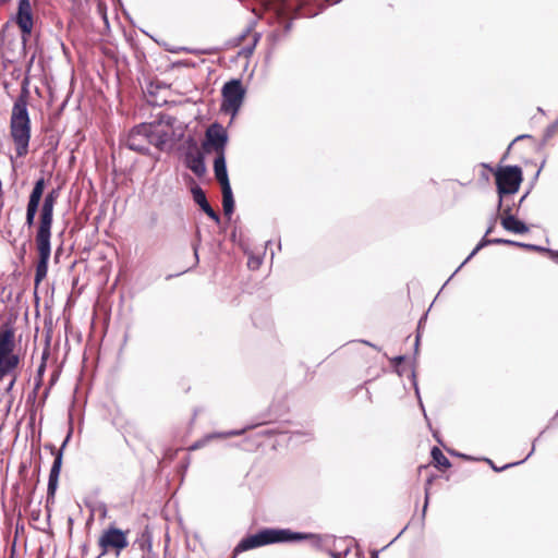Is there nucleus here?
Segmentation results:
<instances>
[{"label":"nucleus","instance_id":"nucleus-1","mask_svg":"<svg viewBox=\"0 0 558 558\" xmlns=\"http://www.w3.org/2000/svg\"><path fill=\"white\" fill-rule=\"evenodd\" d=\"M60 195V187L51 189L44 197L39 210V221L36 230V248L38 260L35 269V288L47 277L49 259L51 256V229L53 223V209Z\"/></svg>","mask_w":558,"mask_h":558},{"label":"nucleus","instance_id":"nucleus-2","mask_svg":"<svg viewBox=\"0 0 558 558\" xmlns=\"http://www.w3.org/2000/svg\"><path fill=\"white\" fill-rule=\"evenodd\" d=\"M28 80L22 83L21 92L15 99L10 119V135L15 145L16 157L22 158L28 154L32 124L28 112Z\"/></svg>","mask_w":558,"mask_h":558},{"label":"nucleus","instance_id":"nucleus-3","mask_svg":"<svg viewBox=\"0 0 558 558\" xmlns=\"http://www.w3.org/2000/svg\"><path fill=\"white\" fill-rule=\"evenodd\" d=\"M497 210L509 203L508 196L515 194L523 181L522 168L518 165L498 166L495 170Z\"/></svg>","mask_w":558,"mask_h":558},{"label":"nucleus","instance_id":"nucleus-4","mask_svg":"<svg viewBox=\"0 0 558 558\" xmlns=\"http://www.w3.org/2000/svg\"><path fill=\"white\" fill-rule=\"evenodd\" d=\"M10 22H14L21 31L22 47L25 50L26 45L34 27V15L32 10L31 0H19L17 10L14 15L11 16L10 21L2 25L0 31V39L3 41L5 31L10 26Z\"/></svg>","mask_w":558,"mask_h":558},{"label":"nucleus","instance_id":"nucleus-5","mask_svg":"<svg viewBox=\"0 0 558 558\" xmlns=\"http://www.w3.org/2000/svg\"><path fill=\"white\" fill-rule=\"evenodd\" d=\"M128 533L129 531H123L113 524L105 529L98 538L100 556L113 553L117 558L120 557L130 545Z\"/></svg>","mask_w":558,"mask_h":558},{"label":"nucleus","instance_id":"nucleus-6","mask_svg":"<svg viewBox=\"0 0 558 558\" xmlns=\"http://www.w3.org/2000/svg\"><path fill=\"white\" fill-rule=\"evenodd\" d=\"M245 93L246 89L241 78H231L226 82L221 88V111L231 113L234 117L244 101Z\"/></svg>","mask_w":558,"mask_h":558},{"label":"nucleus","instance_id":"nucleus-7","mask_svg":"<svg viewBox=\"0 0 558 558\" xmlns=\"http://www.w3.org/2000/svg\"><path fill=\"white\" fill-rule=\"evenodd\" d=\"M270 539L272 544H293L308 541L311 546L320 549L323 546V538L319 534L311 532L292 531L288 527H269Z\"/></svg>","mask_w":558,"mask_h":558},{"label":"nucleus","instance_id":"nucleus-8","mask_svg":"<svg viewBox=\"0 0 558 558\" xmlns=\"http://www.w3.org/2000/svg\"><path fill=\"white\" fill-rule=\"evenodd\" d=\"M228 142L229 135L225 126L219 122H214L205 131L202 147L205 153L226 154Z\"/></svg>","mask_w":558,"mask_h":558},{"label":"nucleus","instance_id":"nucleus-9","mask_svg":"<svg viewBox=\"0 0 558 558\" xmlns=\"http://www.w3.org/2000/svg\"><path fill=\"white\" fill-rule=\"evenodd\" d=\"M147 131H149V124L146 122L133 126L124 141L125 147L144 156L149 155V134Z\"/></svg>","mask_w":558,"mask_h":558},{"label":"nucleus","instance_id":"nucleus-10","mask_svg":"<svg viewBox=\"0 0 558 558\" xmlns=\"http://www.w3.org/2000/svg\"><path fill=\"white\" fill-rule=\"evenodd\" d=\"M271 545L270 532L269 527H262L254 534H248L244 536L233 548L232 558H235L238 555L252 550L255 548H259L263 546Z\"/></svg>","mask_w":558,"mask_h":558},{"label":"nucleus","instance_id":"nucleus-11","mask_svg":"<svg viewBox=\"0 0 558 558\" xmlns=\"http://www.w3.org/2000/svg\"><path fill=\"white\" fill-rule=\"evenodd\" d=\"M153 534L148 526L138 534L136 539L126 548L129 558H158L151 550Z\"/></svg>","mask_w":558,"mask_h":558},{"label":"nucleus","instance_id":"nucleus-12","mask_svg":"<svg viewBox=\"0 0 558 558\" xmlns=\"http://www.w3.org/2000/svg\"><path fill=\"white\" fill-rule=\"evenodd\" d=\"M499 211H502L500 217V225L506 231L515 234H523L529 232V226L523 220L517 218L514 213H512V206H510L509 203L505 204Z\"/></svg>","mask_w":558,"mask_h":558},{"label":"nucleus","instance_id":"nucleus-13","mask_svg":"<svg viewBox=\"0 0 558 558\" xmlns=\"http://www.w3.org/2000/svg\"><path fill=\"white\" fill-rule=\"evenodd\" d=\"M63 457L62 449H58L50 468L48 485H47V504L54 501L56 492L58 489L59 477L62 469Z\"/></svg>","mask_w":558,"mask_h":558},{"label":"nucleus","instance_id":"nucleus-14","mask_svg":"<svg viewBox=\"0 0 558 558\" xmlns=\"http://www.w3.org/2000/svg\"><path fill=\"white\" fill-rule=\"evenodd\" d=\"M191 193L193 196V201L199 206V208L217 225L221 222V218L219 214L210 206L209 202L207 201L206 194L204 190L198 185L195 184L191 187Z\"/></svg>","mask_w":558,"mask_h":558},{"label":"nucleus","instance_id":"nucleus-15","mask_svg":"<svg viewBox=\"0 0 558 558\" xmlns=\"http://www.w3.org/2000/svg\"><path fill=\"white\" fill-rule=\"evenodd\" d=\"M15 349V333L12 326L3 324L0 327V359Z\"/></svg>","mask_w":558,"mask_h":558},{"label":"nucleus","instance_id":"nucleus-16","mask_svg":"<svg viewBox=\"0 0 558 558\" xmlns=\"http://www.w3.org/2000/svg\"><path fill=\"white\" fill-rule=\"evenodd\" d=\"M254 427H255V425H246V426H244L243 428H240V429H230V430H227V432L208 434L204 438L195 441L190 447V450L199 449V448L204 447L208 441H210V440H213L215 438H229V437H233V436H241V435L245 434L247 430H250V429H252Z\"/></svg>","mask_w":558,"mask_h":558},{"label":"nucleus","instance_id":"nucleus-17","mask_svg":"<svg viewBox=\"0 0 558 558\" xmlns=\"http://www.w3.org/2000/svg\"><path fill=\"white\" fill-rule=\"evenodd\" d=\"M185 166L198 178L206 173L205 151H185Z\"/></svg>","mask_w":558,"mask_h":558},{"label":"nucleus","instance_id":"nucleus-18","mask_svg":"<svg viewBox=\"0 0 558 558\" xmlns=\"http://www.w3.org/2000/svg\"><path fill=\"white\" fill-rule=\"evenodd\" d=\"M214 173L215 178L220 184V187L231 186L228 168L226 161V154L216 155L214 159Z\"/></svg>","mask_w":558,"mask_h":558},{"label":"nucleus","instance_id":"nucleus-19","mask_svg":"<svg viewBox=\"0 0 558 558\" xmlns=\"http://www.w3.org/2000/svg\"><path fill=\"white\" fill-rule=\"evenodd\" d=\"M505 241L510 243V244H507L508 246H517V247H521V248H524L527 251L548 253V254H550L551 259L558 264V251L547 248V247L536 245V244L523 243V242H518V241H513V240H509V239H505Z\"/></svg>","mask_w":558,"mask_h":558},{"label":"nucleus","instance_id":"nucleus-20","mask_svg":"<svg viewBox=\"0 0 558 558\" xmlns=\"http://www.w3.org/2000/svg\"><path fill=\"white\" fill-rule=\"evenodd\" d=\"M46 189V180L44 177L38 178L33 185L29 193L27 204L40 207V203L44 199V192Z\"/></svg>","mask_w":558,"mask_h":558},{"label":"nucleus","instance_id":"nucleus-21","mask_svg":"<svg viewBox=\"0 0 558 558\" xmlns=\"http://www.w3.org/2000/svg\"><path fill=\"white\" fill-rule=\"evenodd\" d=\"M148 124H149V131H147V132L149 134V137H148L149 146L153 145L157 149L163 150L166 144L169 141L168 132H166V131L155 132L154 124L153 123H148Z\"/></svg>","mask_w":558,"mask_h":558},{"label":"nucleus","instance_id":"nucleus-22","mask_svg":"<svg viewBox=\"0 0 558 558\" xmlns=\"http://www.w3.org/2000/svg\"><path fill=\"white\" fill-rule=\"evenodd\" d=\"M221 192H222L223 214L226 217H228L230 219L234 211V207H235L232 187L231 186L221 187Z\"/></svg>","mask_w":558,"mask_h":558},{"label":"nucleus","instance_id":"nucleus-23","mask_svg":"<svg viewBox=\"0 0 558 558\" xmlns=\"http://www.w3.org/2000/svg\"><path fill=\"white\" fill-rule=\"evenodd\" d=\"M545 433V429L542 430L538 435V437H536L534 440H533V444H532V449L531 451L529 452V454L521 461H517V462H512V463H507L500 468H498L494 462L493 460L488 459V458H483L482 460L485 461L486 463H488L490 465V468L495 471V472H501V471H505L509 468H512V466H515V465H519L521 463H523L524 461H526L532 454L533 452L535 451V444L536 441L539 439V437Z\"/></svg>","mask_w":558,"mask_h":558},{"label":"nucleus","instance_id":"nucleus-24","mask_svg":"<svg viewBox=\"0 0 558 558\" xmlns=\"http://www.w3.org/2000/svg\"><path fill=\"white\" fill-rule=\"evenodd\" d=\"M430 457L435 468H437L438 470H446L451 466V462L449 461V459L436 446L432 448Z\"/></svg>","mask_w":558,"mask_h":558},{"label":"nucleus","instance_id":"nucleus-25","mask_svg":"<svg viewBox=\"0 0 558 558\" xmlns=\"http://www.w3.org/2000/svg\"><path fill=\"white\" fill-rule=\"evenodd\" d=\"M39 210H40V207H38V206L31 205V204L26 205L25 226L31 228L35 225L36 215Z\"/></svg>","mask_w":558,"mask_h":558},{"label":"nucleus","instance_id":"nucleus-26","mask_svg":"<svg viewBox=\"0 0 558 558\" xmlns=\"http://www.w3.org/2000/svg\"><path fill=\"white\" fill-rule=\"evenodd\" d=\"M504 244H509V243L507 241H505V239H502V238L488 239L487 235L484 234V236L480 240V242L476 245H477V250H482L488 245H504Z\"/></svg>","mask_w":558,"mask_h":558},{"label":"nucleus","instance_id":"nucleus-27","mask_svg":"<svg viewBox=\"0 0 558 558\" xmlns=\"http://www.w3.org/2000/svg\"><path fill=\"white\" fill-rule=\"evenodd\" d=\"M45 371H46V361H45V355H44L43 356V361H41L40 365L37 368V374H36V377H35L36 383H35V387L33 389V398L36 397L37 390L39 389V387L43 384V377H44Z\"/></svg>","mask_w":558,"mask_h":558},{"label":"nucleus","instance_id":"nucleus-28","mask_svg":"<svg viewBox=\"0 0 558 558\" xmlns=\"http://www.w3.org/2000/svg\"><path fill=\"white\" fill-rule=\"evenodd\" d=\"M556 133H558V118L545 129L541 146L546 145L548 140L551 138Z\"/></svg>","mask_w":558,"mask_h":558},{"label":"nucleus","instance_id":"nucleus-29","mask_svg":"<svg viewBox=\"0 0 558 558\" xmlns=\"http://www.w3.org/2000/svg\"><path fill=\"white\" fill-rule=\"evenodd\" d=\"M289 439L295 441H308L313 439V433L311 430H294L290 433Z\"/></svg>","mask_w":558,"mask_h":558},{"label":"nucleus","instance_id":"nucleus-30","mask_svg":"<svg viewBox=\"0 0 558 558\" xmlns=\"http://www.w3.org/2000/svg\"><path fill=\"white\" fill-rule=\"evenodd\" d=\"M411 378H412L413 387L415 389V395H416L417 400H418L420 408L423 411L424 417L427 421L428 426H430L429 420H428L427 414L425 412V408H424L423 401L421 399L420 389H418V385H417V381H416V375H415V369L414 368H412V371H411Z\"/></svg>","mask_w":558,"mask_h":558},{"label":"nucleus","instance_id":"nucleus-31","mask_svg":"<svg viewBox=\"0 0 558 558\" xmlns=\"http://www.w3.org/2000/svg\"><path fill=\"white\" fill-rule=\"evenodd\" d=\"M260 34L259 33H254L253 35V41L251 45L248 46H245L241 49V51L239 52V54H243L244 57H250L253 54L254 50H255V47L260 38Z\"/></svg>","mask_w":558,"mask_h":558},{"label":"nucleus","instance_id":"nucleus-32","mask_svg":"<svg viewBox=\"0 0 558 558\" xmlns=\"http://www.w3.org/2000/svg\"><path fill=\"white\" fill-rule=\"evenodd\" d=\"M3 362L14 372L20 364V356L12 351L3 356Z\"/></svg>","mask_w":558,"mask_h":558},{"label":"nucleus","instance_id":"nucleus-33","mask_svg":"<svg viewBox=\"0 0 558 558\" xmlns=\"http://www.w3.org/2000/svg\"><path fill=\"white\" fill-rule=\"evenodd\" d=\"M436 478V475H430L427 477L426 480V483H425V502H424V506H423V510H422V517L424 518L425 517V513H426V510H427V507H428V500H429V487L430 485L433 484V482L435 481Z\"/></svg>","mask_w":558,"mask_h":558},{"label":"nucleus","instance_id":"nucleus-34","mask_svg":"<svg viewBox=\"0 0 558 558\" xmlns=\"http://www.w3.org/2000/svg\"><path fill=\"white\" fill-rule=\"evenodd\" d=\"M199 244H201V231L198 230L196 232V241L192 243V248H193L194 259H195L194 266H196L199 263V256H198Z\"/></svg>","mask_w":558,"mask_h":558},{"label":"nucleus","instance_id":"nucleus-35","mask_svg":"<svg viewBox=\"0 0 558 558\" xmlns=\"http://www.w3.org/2000/svg\"><path fill=\"white\" fill-rule=\"evenodd\" d=\"M185 145L187 146L186 151H192L194 154H196L197 151H201L198 149L197 141L193 136H187V138L185 140Z\"/></svg>","mask_w":558,"mask_h":558},{"label":"nucleus","instance_id":"nucleus-36","mask_svg":"<svg viewBox=\"0 0 558 558\" xmlns=\"http://www.w3.org/2000/svg\"><path fill=\"white\" fill-rule=\"evenodd\" d=\"M531 192V189H529L521 197L519 201H515V203H509L510 206H512V211L515 209L517 211L520 209L521 205L523 204V202L526 199V197L529 196Z\"/></svg>","mask_w":558,"mask_h":558},{"label":"nucleus","instance_id":"nucleus-37","mask_svg":"<svg viewBox=\"0 0 558 558\" xmlns=\"http://www.w3.org/2000/svg\"><path fill=\"white\" fill-rule=\"evenodd\" d=\"M10 377H11V378H10L9 383L7 384V386H5V387H4V389H3V392H4L5 395L11 393V391L13 390V388H14V386H15V384H16V380H17V375H16V374H13V375H12V376H10Z\"/></svg>","mask_w":558,"mask_h":558},{"label":"nucleus","instance_id":"nucleus-38","mask_svg":"<svg viewBox=\"0 0 558 558\" xmlns=\"http://www.w3.org/2000/svg\"><path fill=\"white\" fill-rule=\"evenodd\" d=\"M448 453L453 456V457H458V458H461L465 461H474L476 460L475 458H473L472 456H469V454H465V453H462V452H458L453 449H447Z\"/></svg>","mask_w":558,"mask_h":558},{"label":"nucleus","instance_id":"nucleus-39","mask_svg":"<svg viewBox=\"0 0 558 558\" xmlns=\"http://www.w3.org/2000/svg\"><path fill=\"white\" fill-rule=\"evenodd\" d=\"M262 264L260 257L251 256L247 260V266L251 269H257Z\"/></svg>","mask_w":558,"mask_h":558},{"label":"nucleus","instance_id":"nucleus-40","mask_svg":"<svg viewBox=\"0 0 558 558\" xmlns=\"http://www.w3.org/2000/svg\"><path fill=\"white\" fill-rule=\"evenodd\" d=\"M532 136L530 134H521L519 136H517L508 146V149H507V153L504 155V157L501 158V160H505L507 158V155H508V150H510V148L513 146V144L518 141H521V140H525V138H531Z\"/></svg>","mask_w":558,"mask_h":558},{"label":"nucleus","instance_id":"nucleus-41","mask_svg":"<svg viewBox=\"0 0 558 558\" xmlns=\"http://www.w3.org/2000/svg\"><path fill=\"white\" fill-rule=\"evenodd\" d=\"M405 359H407L405 355H397L391 359V364L393 365L395 368H398L405 361Z\"/></svg>","mask_w":558,"mask_h":558},{"label":"nucleus","instance_id":"nucleus-42","mask_svg":"<svg viewBox=\"0 0 558 558\" xmlns=\"http://www.w3.org/2000/svg\"><path fill=\"white\" fill-rule=\"evenodd\" d=\"M72 433H73V429L72 427H70V429L68 430V434L65 436V438L63 439L61 446L59 449H62V454L64 453V449L66 448L69 441L71 440V437H72Z\"/></svg>","mask_w":558,"mask_h":558},{"label":"nucleus","instance_id":"nucleus-43","mask_svg":"<svg viewBox=\"0 0 558 558\" xmlns=\"http://www.w3.org/2000/svg\"><path fill=\"white\" fill-rule=\"evenodd\" d=\"M348 554H349V549H347L344 551H332L331 557L332 558H345Z\"/></svg>","mask_w":558,"mask_h":558},{"label":"nucleus","instance_id":"nucleus-44","mask_svg":"<svg viewBox=\"0 0 558 558\" xmlns=\"http://www.w3.org/2000/svg\"><path fill=\"white\" fill-rule=\"evenodd\" d=\"M251 32V28L247 27L241 35H239L236 37V40H235V44L239 45L246 36L247 34Z\"/></svg>","mask_w":558,"mask_h":558},{"label":"nucleus","instance_id":"nucleus-45","mask_svg":"<svg viewBox=\"0 0 558 558\" xmlns=\"http://www.w3.org/2000/svg\"><path fill=\"white\" fill-rule=\"evenodd\" d=\"M475 255L471 252L469 256L461 263V265L454 270L457 274L466 263H469Z\"/></svg>","mask_w":558,"mask_h":558},{"label":"nucleus","instance_id":"nucleus-46","mask_svg":"<svg viewBox=\"0 0 558 558\" xmlns=\"http://www.w3.org/2000/svg\"><path fill=\"white\" fill-rule=\"evenodd\" d=\"M45 449L49 450L53 457H56V452H58V449L52 444H46Z\"/></svg>","mask_w":558,"mask_h":558},{"label":"nucleus","instance_id":"nucleus-47","mask_svg":"<svg viewBox=\"0 0 558 558\" xmlns=\"http://www.w3.org/2000/svg\"><path fill=\"white\" fill-rule=\"evenodd\" d=\"M420 339H421V335H420V332H417L416 338H415V343H414V355H416L418 353Z\"/></svg>","mask_w":558,"mask_h":558},{"label":"nucleus","instance_id":"nucleus-48","mask_svg":"<svg viewBox=\"0 0 558 558\" xmlns=\"http://www.w3.org/2000/svg\"><path fill=\"white\" fill-rule=\"evenodd\" d=\"M494 227H495V218H493V220H492L490 225L488 226L485 234L488 235L489 233H492L493 230H494Z\"/></svg>","mask_w":558,"mask_h":558},{"label":"nucleus","instance_id":"nucleus-49","mask_svg":"<svg viewBox=\"0 0 558 558\" xmlns=\"http://www.w3.org/2000/svg\"><path fill=\"white\" fill-rule=\"evenodd\" d=\"M482 167H484L485 169H488L489 171H492L495 174L496 168H493L489 163L483 162Z\"/></svg>","mask_w":558,"mask_h":558},{"label":"nucleus","instance_id":"nucleus-50","mask_svg":"<svg viewBox=\"0 0 558 558\" xmlns=\"http://www.w3.org/2000/svg\"><path fill=\"white\" fill-rule=\"evenodd\" d=\"M271 433H272V430H270V429H263V430H260V432H259V435L268 436V435H270Z\"/></svg>","mask_w":558,"mask_h":558},{"label":"nucleus","instance_id":"nucleus-51","mask_svg":"<svg viewBox=\"0 0 558 558\" xmlns=\"http://www.w3.org/2000/svg\"><path fill=\"white\" fill-rule=\"evenodd\" d=\"M558 418V412L556 413V415L550 420L549 422V425L547 426V428H549L550 426H554V423L555 421Z\"/></svg>","mask_w":558,"mask_h":558},{"label":"nucleus","instance_id":"nucleus-52","mask_svg":"<svg viewBox=\"0 0 558 558\" xmlns=\"http://www.w3.org/2000/svg\"><path fill=\"white\" fill-rule=\"evenodd\" d=\"M378 556H379V551H378V550H373V551L371 553L369 558H378Z\"/></svg>","mask_w":558,"mask_h":558},{"label":"nucleus","instance_id":"nucleus-53","mask_svg":"<svg viewBox=\"0 0 558 558\" xmlns=\"http://www.w3.org/2000/svg\"><path fill=\"white\" fill-rule=\"evenodd\" d=\"M396 372L398 373L399 376H402L403 373H404V368H402L401 366L396 368Z\"/></svg>","mask_w":558,"mask_h":558},{"label":"nucleus","instance_id":"nucleus-54","mask_svg":"<svg viewBox=\"0 0 558 558\" xmlns=\"http://www.w3.org/2000/svg\"><path fill=\"white\" fill-rule=\"evenodd\" d=\"M230 238H231V240H232L233 242H235V240H236V229H234V230L232 231V233H231V236H230Z\"/></svg>","mask_w":558,"mask_h":558},{"label":"nucleus","instance_id":"nucleus-55","mask_svg":"<svg viewBox=\"0 0 558 558\" xmlns=\"http://www.w3.org/2000/svg\"><path fill=\"white\" fill-rule=\"evenodd\" d=\"M362 342L367 344V345H369V347H372V348H374V349H376V350H379L375 344H373V343H371V342H368L366 340H362Z\"/></svg>","mask_w":558,"mask_h":558},{"label":"nucleus","instance_id":"nucleus-56","mask_svg":"<svg viewBox=\"0 0 558 558\" xmlns=\"http://www.w3.org/2000/svg\"><path fill=\"white\" fill-rule=\"evenodd\" d=\"M10 160H11V163H12V169H13V171H15L14 158L11 156V157H10Z\"/></svg>","mask_w":558,"mask_h":558},{"label":"nucleus","instance_id":"nucleus-57","mask_svg":"<svg viewBox=\"0 0 558 558\" xmlns=\"http://www.w3.org/2000/svg\"><path fill=\"white\" fill-rule=\"evenodd\" d=\"M427 312L424 314V316L418 320V326H421L422 322L426 318Z\"/></svg>","mask_w":558,"mask_h":558},{"label":"nucleus","instance_id":"nucleus-58","mask_svg":"<svg viewBox=\"0 0 558 558\" xmlns=\"http://www.w3.org/2000/svg\"><path fill=\"white\" fill-rule=\"evenodd\" d=\"M481 250H477V245L472 250V253L476 255Z\"/></svg>","mask_w":558,"mask_h":558},{"label":"nucleus","instance_id":"nucleus-59","mask_svg":"<svg viewBox=\"0 0 558 558\" xmlns=\"http://www.w3.org/2000/svg\"><path fill=\"white\" fill-rule=\"evenodd\" d=\"M182 50L187 51V52H193V53L197 52V51H194V50H191V49H187V48H182Z\"/></svg>","mask_w":558,"mask_h":558},{"label":"nucleus","instance_id":"nucleus-60","mask_svg":"<svg viewBox=\"0 0 558 558\" xmlns=\"http://www.w3.org/2000/svg\"><path fill=\"white\" fill-rule=\"evenodd\" d=\"M539 172H541V169H538V170L536 171V173H535V175H534V180H536V179L538 178Z\"/></svg>","mask_w":558,"mask_h":558},{"label":"nucleus","instance_id":"nucleus-61","mask_svg":"<svg viewBox=\"0 0 558 558\" xmlns=\"http://www.w3.org/2000/svg\"><path fill=\"white\" fill-rule=\"evenodd\" d=\"M454 275H456V274L453 272V274L450 276V278H449L447 281H445V282H444V286H447V284H448V281H449V280H450Z\"/></svg>","mask_w":558,"mask_h":558},{"label":"nucleus","instance_id":"nucleus-62","mask_svg":"<svg viewBox=\"0 0 558 558\" xmlns=\"http://www.w3.org/2000/svg\"><path fill=\"white\" fill-rule=\"evenodd\" d=\"M317 13H318L317 11H310L308 12V14H311V15H317Z\"/></svg>","mask_w":558,"mask_h":558},{"label":"nucleus","instance_id":"nucleus-63","mask_svg":"<svg viewBox=\"0 0 558 558\" xmlns=\"http://www.w3.org/2000/svg\"><path fill=\"white\" fill-rule=\"evenodd\" d=\"M82 550H83V551H86V550H87V545H86V544H84V545L82 546Z\"/></svg>","mask_w":558,"mask_h":558},{"label":"nucleus","instance_id":"nucleus-64","mask_svg":"<svg viewBox=\"0 0 558 558\" xmlns=\"http://www.w3.org/2000/svg\"><path fill=\"white\" fill-rule=\"evenodd\" d=\"M10 0H0V4H5L8 3Z\"/></svg>","mask_w":558,"mask_h":558}]
</instances>
